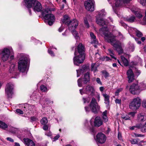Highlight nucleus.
Returning <instances> with one entry per match:
<instances>
[{"label":"nucleus","instance_id":"obj_1","mask_svg":"<svg viewBox=\"0 0 146 146\" xmlns=\"http://www.w3.org/2000/svg\"><path fill=\"white\" fill-rule=\"evenodd\" d=\"M99 31L101 34L104 35V38L105 40L108 42L111 43L119 54L123 53V50L122 48L121 43L119 41L115 39V37L108 31V29L106 27L102 28L100 29Z\"/></svg>","mask_w":146,"mask_h":146},{"label":"nucleus","instance_id":"obj_2","mask_svg":"<svg viewBox=\"0 0 146 146\" xmlns=\"http://www.w3.org/2000/svg\"><path fill=\"white\" fill-rule=\"evenodd\" d=\"M77 51H76L74 52L75 56L73 60L74 64L78 66L83 63L85 59V46L82 44L80 43L77 46Z\"/></svg>","mask_w":146,"mask_h":146},{"label":"nucleus","instance_id":"obj_3","mask_svg":"<svg viewBox=\"0 0 146 146\" xmlns=\"http://www.w3.org/2000/svg\"><path fill=\"white\" fill-rule=\"evenodd\" d=\"M25 5L27 8H31L32 7L35 12H39L41 11L42 9V7L38 1L37 0H24Z\"/></svg>","mask_w":146,"mask_h":146},{"label":"nucleus","instance_id":"obj_4","mask_svg":"<svg viewBox=\"0 0 146 146\" xmlns=\"http://www.w3.org/2000/svg\"><path fill=\"white\" fill-rule=\"evenodd\" d=\"M51 11L50 9L46 8L42 13L45 22L50 26L52 25L55 21V17L54 15L51 14Z\"/></svg>","mask_w":146,"mask_h":146},{"label":"nucleus","instance_id":"obj_5","mask_svg":"<svg viewBox=\"0 0 146 146\" xmlns=\"http://www.w3.org/2000/svg\"><path fill=\"white\" fill-rule=\"evenodd\" d=\"M19 60L18 62V69L21 72L27 71V58L23 54H20Z\"/></svg>","mask_w":146,"mask_h":146},{"label":"nucleus","instance_id":"obj_6","mask_svg":"<svg viewBox=\"0 0 146 146\" xmlns=\"http://www.w3.org/2000/svg\"><path fill=\"white\" fill-rule=\"evenodd\" d=\"M1 52V59L3 62L7 61L9 57L11 59L14 58V56L12 54L13 51L12 49L5 48Z\"/></svg>","mask_w":146,"mask_h":146},{"label":"nucleus","instance_id":"obj_7","mask_svg":"<svg viewBox=\"0 0 146 146\" xmlns=\"http://www.w3.org/2000/svg\"><path fill=\"white\" fill-rule=\"evenodd\" d=\"M141 100L140 98L137 97L133 98L129 104L130 108L133 110H136L140 107Z\"/></svg>","mask_w":146,"mask_h":146},{"label":"nucleus","instance_id":"obj_8","mask_svg":"<svg viewBox=\"0 0 146 146\" xmlns=\"http://www.w3.org/2000/svg\"><path fill=\"white\" fill-rule=\"evenodd\" d=\"M130 92L133 95L139 94L142 89L140 88V86L137 84H133L131 86L129 89Z\"/></svg>","mask_w":146,"mask_h":146},{"label":"nucleus","instance_id":"obj_9","mask_svg":"<svg viewBox=\"0 0 146 146\" xmlns=\"http://www.w3.org/2000/svg\"><path fill=\"white\" fill-rule=\"evenodd\" d=\"M94 91V87L90 85L86 86L84 89L80 90V93L81 95H82L83 93H84L91 96L93 95Z\"/></svg>","mask_w":146,"mask_h":146},{"label":"nucleus","instance_id":"obj_10","mask_svg":"<svg viewBox=\"0 0 146 146\" xmlns=\"http://www.w3.org/2000/svg\"><path fill=\"white\" fill-rule=\"evenodd\" d=\"M92 111L95 113H96L100 110V107L99 106L96 99L94 98L92 99L90 105Z\"/></svg>","mask_w":146,"mask_h":146},{"label":"nucleus","instance_id":"obj_11","mask_svg":"<svg viewBox=\"0 0 146 146\" xmlns=\"http://www.w3.org/2000/svg\"><path fill=\"white\" fill-rule=\"evenodd\" d=\"M90 81L89 73L87 72L85 74L83 78L79 79L77 81L78 85L79 87L82 86V83L84 84H86Z\"/></svg>","mask_w":146,"mask_h":146},{"label":"nucleus","instance_id":"obj_12","mask_svg":"<svg viewBox=\"0 0 146 146\" xmlns=\"http://www.w3.org/2000/svg\"><path fill=\"white\" fill-rule=\"evenodd\" d=\"M94 1L93 0H88L85 2L84 6L86 9L88 11H93L94 10Z\"/></svg>","mask_w":146,"mask_h":146},{"label":"nucleus","instance_id":"obj_13","mask_svg":"<svg viewBox=\"0 0 146 146\" xmlns=\"http://www.w3.org/2000/svg\"><path fill=\"white\" fill-rule=\"evenodd\" d=\"M13 85L11 83H8L6 85L5 89V92L8 97L11 98V96L13 93Z\"/></svg>","mask_w":146,"mask_h":146},{"label":"nucleus","instance_id":"obj_14","mask_svg":"<svg viewBox=\"0 0 146 146\" xmlns=\"http://www.w3.org/2000/svg\"><path fill=\"white\" fill-rule=\"evenodd\" d=\"M96 140L100 143H104L106 140V137L105 135L102 133H98L96 137Z\"/></svg>","mask_w":146,"mask_h":146},{"label":"nucleus","instance_id":"obj_15","mask_svg":"<svg viewBox=\"0 0 146 146\" xmlns=\"http://www.w3.org/2000/svg\"><path fill=\"white\" fill-rule=\"evenodd\" d=\"M68 25L69 30H72L73 29H76L78 25V21L76 19H74L70 21Z\"/></svg>","mask_w":146,"mask_h":146},{"label":"nucleus","instance_id":"obj_16","mask_svg":"<svg viewBox=\"0 0 146 146\" xmlns=\"http://www.w3.org/2000/svg\"><path fill=\"white\" fill-rule=\"evenodd\" d=\"M127 74L128 82L130 83L133 82L135 79V76L132 70L131 69H129L127 71Z\"/></svg>","mask_w":146,"mask_h":146},{"label":"nucleus","instance_id":"obj_17","mask_svg":"<svg viewBox=\"0 0 146 146\" xmlns=\"http://www.w3.org/2000/svg\"><path fill=\"white\" fill-rule=\"evenodd\" d=\"M131 10L135 13L137 17L139 18L142 17L143 16L142 14L138 10L137 7L134 6L131 8Z\"/></svg>","mask_w":146,"mask_h":146},{"label":"nucleus","instance_id":"obj_18","mask_svg":"<svg viewBox=\"0 0 146 146\" xmlns=\"http://www.w3.org/2000/svg\"><path fill=\"white\" fill-rule=\"evenodd\" d=\"M103 124V122L101 118L99 116L95 117L94 121V125L95 126L99 127Z\"/></svg>","mask_w":146,"mask_h":146},{"label":"nucleus","instance_id":"obj_19","mask_svg":"<svg viewBox=\"0 0 146 146\" xmlns=\"http://www.w3.org/2000/svg\"><path fill=\"white\" fill-rule=\"evenodd\" d=\"M23 140L25 144L27 146H35V143L30 139H24Z\"/></svg>","mask_w":146,"mask_h":146},{"label":"nucleus","instance_id":"obj_20","mask_svg":"<svg viewBox=\"0 0 146 146\" xmlns=\"http://www.w3.org/2000/svg\"><path fill=\"white\" fill-rule=\"evenodd\" d=\"M90 35L91 37V43L95 44H97L98 43V41L94 34L91 32L90 33Z\"/></svg>","mask_w":146,"mask_h":146},{"label":"nucleus","instance_id":"obj_21","mask_svg":"<svg viewBox=\"0 0 146 146\" xmlns=\"http://www.w3.org/2000/svg\"><path fill=\"white\" fill-rule=\"evenodd\" d=\"M96 22L97 24L101 26H103L106 25V23L103 19L100 17L96 18Z\"/></svg>","mask_w":146,"mask_h":146},{"label":"nucleus","instance_id":"obj_22","mask_svg":"<svg viewBox=\"0 0 146 146\" xmlns=\"http://www.w3.org/2000/svg\"><path fill=\"white\" fill-rule=\"evenodd\" d=\"M61 21L63 23L68 25V26L70 23V21L69 17L67 15H64Z\"/></svg>","mask_w":146,"mask_h":146},{"label":"nucleus","instance_id":"obj_23","mask_svg":"<svg viewBox=\"0 0 146 146\" xmlns=\"http://www.w3.org/2000/svg\"><path fill=\"white\" fill-rule=\"evenodd\" d=\"M102 95L104 98L105 103L107 105V106H109L110 104V96L106 94H103Z\"/></svg>","mask_w":146,"mask_h":146},{"label":"nucleus","instance_id":"obj_24","mask_svg":"<svg viewBox=\"0 0 146 146\" xmlns=\"http://www.w3.org/2000/svg\"><path fill=\"white\" fill-rule=\"evenodd\" d=\"M87 67L85 65H83L82 66V69L76 70L77 73V77H78L81 73H83L84 72L86 71V70L87 69Z\"/></svg>","mask_w":146,"mask_h":146},{"label":"nucleus","instance_id":"obj_25","mask_svg":"<svg viewBox=\"0 0 146 146\" xmlns=\"http://www.w3.org/2000/svg\"><path fill=\"white\" fill-rule=\"evenodd\" d=\"M130 29L133 32H135V33L137 37H141L143 36V35L142 33L136 29L131 28Z\"/></svg>","mask_w":146,"mask_h":146},{"label":"nucleus","instance_id":"obj_26","mask_svg":"<svg viewBox=\"0 0 146 146\" xmlns=\"http://www.w3.org/2000/svg\"><path fill=\"white\" fill-rule=\"evenodd\" d=\"M107 111L105 110L102 113V117L104 122H106L108 121V118L107 116Z\"/></svg>","mask_w":146,"mask_h":146},{"label":"nucleus","instance_id":"obj_27","mask_svg":"<svg viewBox=\"0 0 146 146\" xmlns=\"http://www.w3.org/2000/svg\"><path fill=\"white\" fill-rule=\"evenodd\" d=\"M137 119L139 121H144L146 119V117L143 114H139L137 116Z\"/></svg>","mask_w":146,"mask_h":146},{"label":"nucleus","instance_id":"obj_28","mask_svg":"<svg viewBox=\"0 0 146 146\" xmlns=\"http://www.w3.org/2000/svg\"><path fill=\"white\" fill-rule=\"evenodd\" d=\"M76 39L79 38L78 34L75 30V29H73L72 30H69Z\"/></svg>","mask_w":146,"mask_h":146},{"label":"nucleus","instance_id":"obj_29","mask_svg":"<svg viewBox=\"0 0 146 146\" xmlns=\"http://www.w3.org/2000/svg\"><path fill=\"white\" fill-rule=\"evenodd\" d=\"M124 20L129 22H133L135 21V17L134 16L127 17L124 18Z\"/></svg>","mask_w":146,"mask_h":146},{"label":"nucleus","instance_id":"obj_30","mask_svg":"<svg viewBox=\"0 0 146 146\" xmlns=\"http://www.w3.org/2000/svg\"><path fill=\"white\" fill-rule=\"evenodd\" d=\"M121 58L125 66H127L129 64V62L123 56H121Z\"/></svg>","mask_w":146,"mask_h":146},{"label":"nucleus","instance_id":"obj_31","mask_svg":"<svg viewBox=\"0 0 146 146\" xmlns=\"http://www.w3.org/2000/svg\"><path fill=\"white\" fill-rule=\"evenodd\" d=\"M7 125L5 123L0 121V127L4 129H5L7 127Z\"/></svg>","mask_w":146,"mask_h":146},{"label":"nucleus","instance_id":"obj_32","mask_svg":"<svg viewBox=\"0 0 146 146\" xmlns=\"http://www.w3.org/2000/svg\"><path fill=\"white\" fill-rule=\"evenodd\" d=\"M109 54L111 57L115 59H116V58L114 56V52L113 50L111 49H109L108 50Z\"/></svg>","mask_w":146,"mask_h":146},{"label":"nucleus","instance_id":"obj_33","mask_svg":"<svg viewBox=\"0 0 146 146\" xmlns=\"http://www.w3.org/2000/svg\"><path fill=\"white\" fill-rule=\"evenodd\" d=\"M97 66L96 63L92 64L91 65V70L95 72L97 70Z\"/></svg>","mask_w":146,"mask_h":146},{"label":"nucleus","instance_id":"obj_34","mask_svg":"<svg viewBox=\"0 0 146 146\" xmlns=\"http://www.w3.org/2000/svg\"><path fill=\"white\" fill-rule=\"evenodd\" d=\"M40 90L43 92H47L48 90L47 88L44 85H42L40 86Z\"/></svg>","mask_w":146,"mask_h":146},{"label":"nucleus","instance_id":"obj_35","mask_svg":"<svg viewBox=\"0 0 146 146\" xmlns=\"http://www.w3.org/2000/svg\"><path fill=\"white\" fill-rule=\"evenodd\" d=\"M42 125L46 124L48 122V120L46 118L43 117L40 121Z\"/></svg>","mask_w":146,"mask_h":146},{"label":"nucleus","instance_id":"obj_36","mask_svg":"<svg viewBox=\"0 0 146 146\" xmlns=\"http://www.w3.org/2000/svg\"><path fill=\"white\" fill-rule=\"evenodd\" d=\"M84 22L85 27L87 28H89L90 25L88 22V19L86 17L84 18Z\"/></svg>","mask_w":146,"mask_h":146},{"label":"nucleus","instance_id":"obj_37","mask_svg":"<svg viewBox=\"0 0 146 146\" xmlns=\"http://www.w3.org/2000/svg\"><path fill=\"white\" fill-rule=\"evenodd\" d=\"M129 50L133 52L134 50V45L130 42L129 43Z\"/></svg>","mask_w":146,"mask_h":146},{"label":"nucleus","instance_id":"obj_38","mask_svg":"<svg viewBox=\"0 0 146 146\" xmlns=\"http://www.w3.org/2000/svg\"><path fill=\"white\" fill-rule=\"evenodd\" d=\"M130 142L131 144H136L139 141V139H132L130 140Z\"/></svg>","mask_w":146,"mask_h":146},{"label":"nucleus","instance_id":"obj_39","mask_svg":"<svg viewBox=\"0 0 146 146\" xmlns=\"http://www.w3.org/2000/svg\"><path fill=\"white\" fill-rule=\"evenodd\" d=\"M102 74L105 78H106L109 76V73L105 70H104L102 72Z\"/></svg>","mask_w":146,"mask_h":146},{"label":"nucleus","instance_id":"obj_40","mask_svg":"<svg viewBox=\"0 0 146 146\" xmlns=\"http://www.w3.org/2000/svg\"><path fill=\"white\" fill-rule=\"evenodd\" d=\"M121 117L125 120H130V117L127 115H122Z\"/></svg>","mask_w":146,"mask_h":146},{"label":"nucleus","instance_id":"obj_41","mask_svg":"<svg viewBox=\"0 0 146 146\" xmlns=\"http://www.w3.org/2000/svg\"><path fill=\"white\" fill-rule=\"evenodd\" d=\"M139 86H140V88L142 89V90L146 89V84L142 83L139 84Z\"/></svg>","mask_w":146,"mask_h":146},{"label":"nucleus","instance_id":"obj_42","mask_svg":"<svg viewBox=\"0 0 146 146\" xmlns=\"http://www.w3.org/2000/svg\"><path fill=\"white\" fill-rule=\"evenodd\" d=\"M141 131L143 132H146V122L145 124L141 127Z\"/></svg>","mask_w":146,"mask_h":146},{"label":"nucleus","instance_id":"obj_43","mask_svg":"<svg viewBox=\"0 0 146 146\" xmlns=\"http://www.w3.org/2000/svg\"><path fill=\"white\" fill-rule=\"evenodd\" d=\"M134 126L135 127V130L140 129H141V127H142L141 124V123L137 124Z\"/></svg>","mask_w":146,"mask_h":146},{"label":"nucleus","instance_id":"obj_44","mask_svg":"<svg viewBox=\"0 0 146 146\" xmlns=\"http://www.w3.org/2000/svg\"><path fill=\"white\" fill-rule=\"evenodd\" d=\"M83 99L84 103H86V102L88 103L90 100V98L89 97L86 98H83Z\"/></svg>","mask_w":146,"mask_h":146},{"label":"nucleus","instance_id":"obj_45","mask_svg":"<svg viewBox=\"0 0 146 146\" xmlns=\"http://www.w3.org/2000/svg\"><path fill=\"white\" fill-rule=\"evenodd\" d=\"M122 90H123V89L122 88H120L117 89L115 92V95L116 96L118 95L119 93L120 92H121V91H122Z\"/></svg>","mask_w":146,"mask_h":146},{"label":"nucleus","instance_id":"obj_46","mask_svg":"<svg viewBox=\"0 0 146 146\" xmlns=\"http://www.w3.org/2000/svg\"><path fill=\"white\" fill-rule=\"evenodd\" d=\"M140 3L143 6L146 5V0H140Z\"/></svg>","mask_w":146,"mask_h":146},{"label":"nucleus","instance_id":"obj_47","mask_svg":"<svg viewBox=\"0 0 146 146\" xmlns=\"http://www.w3.org/2000/svg\"><path fill=\"white\" fill-rule=\"evenodd\" d=\"M48 53L52 56H54V54L53 51L50 49H49L48 50Z\"/></svg>","mask_w":146,"mask_h":146},{"label":"nucleus","instance_id":"obj_48","mask_svg":"<svg viewBox=\"0 0 146 146\" xmlns=\"http://www.w3.org/2000/svg\"><path fill=\"white\" fill-rule=\"evenodd\" d=\"M102 59L103 61H108L110 60H110V58L107 56L104 57Z\"/></svg>","mask_w":146,"mask_h":146},{"label":"nucleus","instance_id":"obj_49","mask_svg":"<svg viewBox=\"0 0 146 146\" xmlns=\"http://www.w3.org/2000/svg\"><path fill=\"white\" fill-rule=\"evenodd\" d=\"M16 111L18 113H19L21 114H23V111L20 109H17L16 110Z\"/></svg>","mask_w":146,"mask_h":146},{"label":"nucleus","instance_id":"obj_50","mask_svg":"<svg viewBox=\"0 0 146 146\" xmlns=\"http://www.w3.org/2000/svg\"><path fill=\"white\" fill-rule=\"evenodd\" d=\"M50 127V126L48 125H45L43 127V129L44 130H47L48 128V127Z\"/></svg>","mask_w":146,"mask_h":146},{"label":"nucleus","instance_id":"obj_51","mask_svg":"<svg viewBox=\"0 0 146 146\" xmlns=\"http://www.w3.org/2000/svg\"><path fill=\"white\" fill-rule=\"evenodd\" d=\"M121 100L120 99H116L115 100V102L117 104H120L121 103Z\"/></svg>","mask_w":146,"mask_h":146},{"label":"nucleus","instance_id":"obj_52","mask_svg":"<svg viewBox=\"0 0 146 146\" xmlns=\"http://www.w3.org/2000/svg\"><path fill=\"white\" fill-rule=\"evenodd\" d=\"M121 25L124 27L125 28H126V29H127L128 26L124 23L123 22H121Z\"/></svg>","mask_w":146,"mask_h":146},{"label":"nucleus","instance_id":"obj_53","mask_svg":"<svg viewBox=\"0 0 146 146\" xmlns=\"http://www.w3.org/2000/svg\"><path fill=\"white\" fill-rule=\"evenodd\" d=\"M136 113V112H135L133 111V112H130L129 114V115H131L132 117H133L135 115Z\"/></svg>","mask_w":146,"mask_h":146},{"label":"nucleus","instance_id":"obj_54","mask_svg":"<svg viewBox=\"0 0 146 146\" xmlns=\"http://www.w3.org/2000/svg\"><path fill=\"white\" fill-rule=\"evenodd\" d=\"M85 109L86 112H88L90 110V108L87 106L85 107Z\"/></svg>","mask_w":146,"mask_h":146},{"label":"nucleus","instance_id":"obj_55","mask_svg":"<svg viewBox=\"0 0 146 146\" xmlns=\"http://www.w3.org/2000/svg\"><path fill=\"white\" fill-rule=\"evenodd\" d=\"M96 81L97 83L101 85H102V82H101L100 79L99 78H97L96 79Z\"/></svg>","mask_w":146,"mask_h":146},{"label":"nucleus","instance_id":"obj_56","mask_svg":"<svg viewBox=\"0 0 146 146\" xmlns=\"http://www.w3.org/2000/svg\"><path fill=\"white\" fill-rule=\"evenodd\" d=\"M142 105L143 107L146 108V100H144L142 103Z\"/></svg>","mask_w":146,"mask_h":146},{"label":"nucleus","instance_id":"obj_57","mask_svg":"<svg viewBox=\"0 0 146 146\" xmlns=\"http://www.w3.org/2000/svg\"><path fill=\"white\" fill-rule=\"evenodd\" d=\"M141 73V72L139 70H137L135 72V74L136 75L138 76Z\"/></svg>","mask_w":146,"mask_h":146},{"label":"nucleus","instance_id":"obj_58","mask_svg":"<svg viewBox=\"0 0 146 146\" xmlns=\"http://www.w3.org/2000/svg\"><path fill=\"white\" fill-rule=\"evenodd\" d=\"M7 139L8 141H9L11 142H13L14 141L13 139L10 137H7Z\"/></svg>","mask_w":146,"mask_h":146},{"label":"nucleus","instance_id":"obj_59","mask_svg":"<svg viewBox=\"0 0 146 146\" xmlns=\"http://www.w3.org/2000/svg\"><path fill=\"white\" fill-rule=\"evenodd\" d=\"M135 40L137 42V43L138 44H141V42L140 40H138V39L136 38H135Z\"/></svg>","mask_w":146,"mask_h":146},{"label":"nucleus","instance_id":"obj_60","mask_svg":"<svg viewBox=\"0 0 146 146\" xmlns=\"http://www.w3.org/2000/svg\"><path fill=\"white\" fill-rule=\"evenodd\" d=\"M59 137H60V136L59 135H58L55 136L54 138V141H55L57 140L58 139Z\"/></svg>","mask_w":146,"mask_h":146},{"label":"nucleus","instance_id":"obj_61","mask_svg":"<svg viewBox=\"0 0 146 146\" xmlns=\"http://www.w3.org/2000/svg\"><path fill=\"white\" fill-rule=\"evenodd\" d=\"M135 136L137 137H142L144 136V135L141 134H135Z\"/></svg>","mask_w":146,"mask_h":146},{"label":"nucleus","instance_id":"obj_62","mask_svg":"<svg viewBox=\"0 0 146 146\" xmlns=\"http://www.w3.org/2000/svg\"><path fill=\"white\" fill-rule=\"evenodd\" d=\"M64 29V27H61L58 29V31L59 32H61L63 29Z\"/></svg>","mask_w":146,"mask_h":146},{"label":"nucleus","instance_id":"obj_63","mask_svg":"<svg viewBox=\"0 0 146 146\" xmlns=\"http://www.w3.org/2000/svg\"><path fill=\"white\" fill-rule=\"evenodd\" d=\"M118 37H119L120 38H123V36L121 33H119Z\"/></svg>","mask_w":146,"mask_h":146},{"label":"nucleus","instance_id":"obj_64","mask_svg":"<svg viewBox=\"0 0 146 146\" xmlns=\"http://www.w3.org/2000/svg\"><path fill=\"white\" fill-rule=\"evenodd\" d=\"M135 127L134 126H132V127H129V128L131 130H133L135 129Z\"/></svg>","mask_w":146,"mask_h":146}]
</instances>
